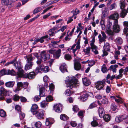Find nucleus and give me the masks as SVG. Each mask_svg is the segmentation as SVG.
I'll use <instances>...</instances> for the list:
<instances>
[{"label":"nucleus","mask_w":128,"mask_h":128,"mask_svg":"<svg viewBox=\"0 0 128 128\" xmlns=\"http://www.w3.org/2000/svg\"><path fill=\"white\" fill-rule=\"evenodd\" d=\"M66 80V83L67 87L72 89L76 85L78 86V82L77 80L74 76L68 77Z\"/></svg>","instance_id":"nucleus-1"},{"label":"nucleus","mask_w":128,"mask_h":128,"mask_svg":"<svg viewBox=\"0 0 128 128\" xmlns=\"http://www.w3.org/2000/svg\"><path fill=\"white\" fill-rule=\"evenodd\" d=\"M49 70V68L48 66H44L42 65H40L37 67L35 70V72L37 73L44 72H48Z\"/></svg>","instance_id":"nucleus-2"},{"label":"nucleus","mask_w":128,"mask_h":128,"mask_svg":"<svg viewBox=\"0 0 128 128\" xmlns=\"http://www.w3.org/2000/svg\"><path fill=\"white\" fill-rule=\"evenodd\" d=\"M14 66L16 67V68L18 69V72H17V74L18 76L20 77L22 76V73L24 72V71L21 68V63L20 61L16 62L14 64Z\"/></svg>","instance_id":"nucleus-3"},{"label":"nucleus","mask_w":128,"mask_h":128,"mask_svg":"<svg viewBox=\"0 0 128 128\" xmlns=\"http://www.w3.org/2000/svg\"><path fill=\"white\" fill-rule=\"evenodd\" d=\"M39 90L40 96H36L34 98V100L35 101L37 102L39 100L40 98V96H43L45 95L44 92L45 90L44 87H40V86Z\"/></svg>","instance_id":"nucleus-4"},{"label":"nucleus","mask_w":128,"mask_h":128,"mask_svg":"<svg viewBox=\"0 0 128 128\" xmlns=\"http://www.w3.org/2000/svg\"><path fill=\"white\" fill-rule=\"evenodd\" d=\"M36 76L35 73L34 72H32L28 74H24V72L22 73V76H20V77H22L24 78H28L30 79H32L34 78Z\"/></svg>","instance_id":"nucleus-5"},{"label":"nucleus","mask_w":128,"mask_h":128,"mask_svg":"<svg viewBox=\"0 0 128 128\" xmlns=\"http://www.w3.org/2000/svg\"><path fill=\"white\" fill-rule=\"evenodd\" d=\"M94 38H93L90 43V45L91 46L90 48L92 50V51L94 52L95 54H96L98 53V52L97 50V47L94 45Z\"/></svg>","instance_id":"nucleus-6"},{"label":"nucleus","mask_w":128,"mask_h":128,"mask_svg":"<svg viewBox=\"0 0 128 128\" xmlns=\"http://www.w3.org/2000/svg\"><path fill=\"white\" fill-rule=\"evenodd\" d=\"M123 120L128 121V116L126 115L118 116H116L115 118L116 121L118 123Z\"/></svg>","instance_id":"nucleus-7"},{"label":"nucleus","mask_w":128,"mask_h":128,"mask_svg":"<svg viewBox=\"0 0 128 128\" xmlns=\"http://www.w3.org/2000/svg\"><path fill=\"white\" fill-rule=\"evenodd\" d=\"M50 55L47 53L46 51L43 50L42 51L40 54V57L42 60L44 61L50 58Z\"/></svg>","instance_id":"nucleus-8"},{"label":"nucleus","mask_w":128,"mask_h":128,"mask_svg":"<svg viewBox=\"0 0 128 128\" xmlns=\"http://www.w3.org/2000/svg\"><path fill=\"white\" fill-rule=\"evenodd\" d=\"M118 21L117 20L114 21V24L112 28L113 31L114 32L117 33L120 30V27L118 24Z\"/></svg>","instance_id":"nucleus-9"},{"label":"nucleus","mask_w":128,"mask_h":128,"mask_svg":"<svg viewBox=\"0 0 128 128\" xmlns=\"http://www.w3.org/2000/svg\"><path fill=\"white\" fill-rule=\"evenodd\" d=\"M105 83V82L103 80L102 81H98L96 84L95 86L97 90H100L104 87Z\"/></svg>","instance_id":"nucleus-10"},{"label":"nucleus","mask_w":128,"mask_h":128,"mask_svg":"<svg viewBox=\"0 0 128 128\" xmlns=\"http://www.w3.org/2000/svg\"><path fill=\"white\" fill-rule=\"evenodd\" d=\"M92 96V94L90 92H84L83 94L81 96L80 100L83 102L87 100L88 96Z\"/></svg>","instance_id":"nucleus-11"},{"label":"nucleus","mask_w":128,"mask_h":128,"mask_svg":"<svg viewBox=\"0 0 128 128\" xmlns=\"http://www.w3.org/2000/svg\"><path fill=\"white\" fill-rule=\"evenodd\" d=\"M62 108V105L58 103L54 105V109L55 111L58 112H61Z\"/></svg>","instance_id":"nucleus-12"},{"label":"nucleus","mask_w":128,"mask_h":128,"mask_svg":"<svg viewBox=\"0 0 128 128\" xmlns=\"http://www.w3.org/2000/svg\"><path fill=\"white\" fill-rule=\"evenodd\" d=\"M60 40L58 41H52L51 43L52 44V45L53 47L56 48L58 47L60 48H64V44H60L59 45L58 43L60 42Z\"/></svg>","instance_id":"nucleus-13"},{"label":"nucleus","mask_w":128,"mask_h":128,"mask_svg":"<svg viewBox=\"0 0 128 128\" xmlns=\"http://www.w3.org/2000/svg\"><path fill=\"white\" fill-rule=\"evenodd\" d=\"M6 92V90L3 87H2L0 88V100L4 99V96L5 95Z\"/></svg>","instance_id":"nucleus-14"},{"label":"nucleus","mask_w":128,"mask_h":128,"mask_svg":"<svg viewBox=\"0 0 128 128\" xmlns=\"http://www.w3.org/2000/svg\"><path fill=\"white\" fill-rule=\"evenodd\" d=\"M81 67V65L80 62L76 60V58H74V68L76 70H80Z\"/></svg>","instance_id":"nucleus-15"},{"label":"nucleus","mask_w":128,"mask_h":128,"mask_svg":"<svg viewBox=\"0 0 128 128\" xmlns=\"http://www.w3.org/2000/svg\"><path fill=\"white\" fill-rule=\"evenodd\" d=\"M102 15L103 16H101V20L100 21V25L101 26L102 30H104L105 28V26L104 24V22L103 20L104 18L105 17V14L104 12L102 13Z\"/></svg>","instance_id":"nucleus-16"},{"label":"nucleus","mask_w":128,"mask_h":128,"mask_svg":"<svg viewBox=\"0 0 128 128\" xmlns=\"http://www.w3.org/2000/svg\"><path fill=\"white\" fill-rule=\"evenodd\" d=\"M119 15L116 12H115L113 14L111 15L109 17L110 19L114 20V21L117 20L118 18Z\"/></svg>","instance_id":"nucleus-17"},{"label":"nucleus","mask_w":128,"mask_h":128,"mask_svg":"<svg viewBox=\"0 0 128 128\" xmlns=\"http://www.w3.org/2000/svg\"><path fill=\"white\" fill-rule=\"evenodd\" d=\"M38 108L37 105L36 104L33 105L32 107L31 111L33 114H36L37 113V110Z\"/></svg>","instance_id":"nucleus-18"},{"label":"nucleus","mask_w":128,"mask_h":128,"mask_svg":"<svg viewBox=\"0 0 128 128\" xmlns=\"http://www.w3.org/2000/svg\"><path fill=\"white\" fill-rule=\"evenodd\" d=\"M44 111L42 110H38L36 114V117L39 119H41L42 118L44 114Z\"/></svg>","instance_id":"nucleus-19"},{"label":"nucleus","mask_w":128,"mask_h":128,"mask_svg":"<svg viewBox=\"0 0 128 128\" xmlns=\"http://www.w3.org/2000/svg\"><path fill=\"white\" fill-rule=\"evenodd\" d=\"M99 115L101 118L102 117L105 113L104 109L102 107H100L98 108Z\"/></svg>","instance_id":"nucleus-20"},{"label":"nucleus","mask_w":128,"mask_h":128,"mask_svg":"<svg viewBox=\"0 0 128 128\" xmlns=\"http://www.w3.org/2000/svg\"><path fill=\"white\" fill-rule=\"evenodd\" d=\"M82 81L84 84L85 86H87L90 84V82L88 79L85 77L82 79Z\"/></svg>","instance_id":"nucleus-21"},{"label":"nucleus","mask_w":128,"mask_h":128,"mask_svg":"<svg viewBox=\"0 0 128 128\" xmlns=\"http://www.w3.org/2000/svg\"><path fill=\"white\" fill-rule=\"evenodd\" d=\"M33 64L32 62H28L25 67V68L26 70H29L32 68Z\"/></svg>","instance_id":"nucleus-22"},{"label":"nucleus","mask_w":128,"mask_h":128,"mask_svg":"<svg viewBox=\"0 0 128 128\" xmlns=\"http://www.w3.org/2000/svg\"><path fill=\"white\" fill-rule=\"evenodd\" d=\"M15 82L13 81H9L6 82L5 84L6 86L8 88L13 87L14 84Z\"/></svg>","instance_id":"nucleus-23"},{"label":"nucleus","mask_w":128,"mask_h":128,"mask_svg":"<svg viewBox=\"0 0 128 128\" xmlns=\"http://www.w3.org/2000/svg\"><path fill=\"white\" fill-rule=\"evenodd\" d=\"M60 69L63 73L67 71L66 68V65L65 64H63L60 67Z\"/></svg>","instance_id":"nucleus-24"},{"label":"nucleus","mask_w":128,"mask_h":128,"mask_svg":"<svg viewBox=\"0 0 128 128\" xmlns=\"http://www.w3.org/2000/svg\"><path fill=\"white\" fill-rule=\"evenodd\" d=\"M118 66L117 64L111 65L110 67V70H112L113 72H116V68Z\"/></svg>","instance_id":"nucleus-25"},{"label":"nucleus","mask_w":128,"mask_h":128,"mask_svg":"<svg viewBox=\"0 0 128 128\" xmlns=\"http://www.w3.org/2000/svg\"><path fill=\"white\" fill-rule=\"evenodd\" d=\"M23 84L21 82H18L17 83V88L15 90V91L19 90L21 89L20 88H22L23 87Z\"/></svg>","instance_id":"nucleus-26"},{"label":"nucleus","mask_w":128,"mask_h":128,"mask_svg":"<svg viewBox=\"0 0 128 128\" xmlns=\"http://www.w3.org/2000/svg\"><path fill=\"white\" fill-rule=\"evenodd\" d=\"M61 50L60 49H58L56 51L54 56L56 58H58L60 56L61 54Z\"/></svg>","instance_id":"nucleus-27"},{"label":"nucleus","mask_w":128,"mask_h":128,"mask_svg":"<svg viewBox=\"0 0 128 128\" xmlns=\"http://www.w3.org/2000/svg\"><path fill=\"white\" fill-rule=\"evenodd\" d=\"M110 46L109 43L106 42L104 44V48L105 50L109 51L110 50Z\"/></svg>","instance_id":"nucleus-28"},{"label":"nucleus","mask_w":128,"mask_h":128,"mask_svg":"<svg viewBox=\"0 0 128 128\" xmlns=\"http://www.w3.org/2000/svg\"><path fill=\"white\" fill-rule=\"evenodd\" d=\"M48 37V35H46L42 37L41 38L37 39L38 42H40V43H43L44 41V39L47 38Z\"/></svg>","instance_id":"nucleus-29"},{"label":"nucleus","mask_w":128,"mask_h":128,"mask_svg":"<svg viewBox=\"0 0 128 128\" xmlns=\"http://www.w3.org/2000/svg\"><path fill=\"white\" fill-rule=\"evenodd\" d=\"M68 117L64 114H62L60 116V118L62 120H66L68 119Z\"/></svg>","instance_id":"nucleus-30"},{"label":"nucleus","mask_w":128,"mask_h":128,"mask_svg":"<svg viewBox=\"0 0 128 128\" xmlns=\"http://www.w3.org/2000/svg\"><path fill=\"white\" fill-rule=\"evenodd\" d=\"M104 119L106 122L109 121L110 119V116L108 114H105L103 116Z\"/></svg>","instance_id":"nucleus-31"},{"label":"nucleus","mask_w":128,"mask_h":128,"mask_svg":"<svg viewBox=\"0 0 128 128\" xmlns=\"http://www.w3.org/2000/svg\"><path fill=\"white\" fill-rule=\"evenodd\" d=\"M101 70L102 72L104 73H106L108 70H107L106 66V65L104 64L102 66L101 68Z\"/></svg>","instance_id":"nucleus-32"},{"label":"nucleus","mask_w":128,"mask_h":128,"mask_svg":"<svg viewBox=\"0 0 128 128\" xmlns=\"http://www.w3.org/2000/svg\"><path fill=\"white\" fill-rule=\"evenodd\" d=\"M52 119L51 118H48L47 119L46 122V126H49L52 124V122L51 120Z\"/></svg>","instance_id":"nucleus-33"},{"label":"nucleus","mask_w":128,"mask_h":128,"mask_svg":"<svg viewBox=\"0 0 128 128\" xmlns=\"http://www.w3.org/2000/svg\"><path fill=\"white\" fill-rule=\"evenodd\" d=\"M115 42L118 44H121L122 42V40L121 38L118 37L116 39Z\"/></svg>","instance_id":"nucleus-34"},{"label":"nucleus","mask_w":128,"mask_h":128,"mask_svg":"<svg viewBox=\"0 0 128 128\" xmlns=\"http://www.w3.org/2000/svg\"><path fill=\"white\" fill-rule=\"evenodd\" d=\"M1 3L3 5L7 6L9 3V0H2Z\"/></svg>","instance_id":"nucleus-35"},{"label":"nucleus","mask_w":128,"mask_h":128,"mask_svg":"<svg viewBox=\"0 0 128 128\" xmlns=\"http://www.w3.org/2000/svg\"><path fill=\"white\" fill-rule=\"evenodd\" d=\"M48 102L45 100L43 101L40 103V106L41 107L45 108L47 106Z\"/></svg>","instance_id":"nucleus-36"},{"label":"nucleus","mask_w":128,"mask_h":128,"mask_svg":"<svg viewBox=\"0 0 128 128\" xmlns=\"http://www.w3.org/2000/svg\"><path fill=\"white\" fill-rule=\"evenodd\" d=\"M26 58L28 62H31V61L33 60V58L32 57V54L26 56Z\"/></svg>","instance_id":"nucleus-37"},{"label":"nucleus","mask_w":128,"mask_h":128,"mask_svg":"<svg viewBox=\"0 0 128 128\" xmlns=\"http://www.w3.org/2000/svg\"><path fill=\"white\" fill-rule=\"evenodd\" d=\"M117 108V106L114 104L112 103L110 106L111 109L113 111H115Z\"/></svg>","instance_id":"nucleus-38"},{"label":"nucleus","mask_w":128,"mask_h":128,"mask_svg":"<svg viewBox=\"0 0 128 128\" xmlns=\"http://www.w3.org/2000/svg\"><path fill=\"white\" fill-rule=\"evenodd\" d=\"M5 74H7V71L4 69H3L0 72V77Z\"/></svg>","instance_id":"nucleus-39"},{"label":"nucleus","mask_w":128,"mask_h":128,"mask_svg":"<svg viewBox=\"0 0 128 128\" xmlns=\"http://www.w3.org/2000/svg\"><path fill=\"white\" fill-rule=\"evenodd\" d=\"M16 74L15 72L13 70H8L7 71V74L11 75H14Z\"/></svg>","instance_id":"nucleus-40"},{"label":"nucleus","mask_w":128,"mask_h":128,"mask_svg":"<svg viewBox=\"0 0 128 128\" xmlns=\"http://www.w3.org/2000/svg\"><path fill=\"white\" fill-rule=\"evenodd\" d=\"M90 47H86V49H83V51L85 53L88 54L90 53Z\"/></svg>","instance_id":"nucleus-41"},{"label":"nucleus","mask_w":128,"mask_h":128,"mask_svg":"<svg viewBox=\"0 0 128 128\" xmlns=\"http://www.w3.org/2000/svg\"><path fill=\"white\" fill-rule=\"evenodd\" d=\"M56 29L57 28L55 27H54L52 28L50 30L49 32H51V33H50L49 34L50 36L54 35V32H52L56 30Z\"/></svg>","instance_id":"nucleus-42"},{"label":"nucleus","mask_w":128,"mask_h":128,"mask_svg":"<svg viewBox=\"0 0 128 128\" xmlns=\"http://www.w3.org/2000/svg\"><path fill=\"white\" fill-rule=\"evenodd\" d=\"M6 116V112L3 110H1L0 111V116L4 117Z\"/></svg>","instance_id":"nucleus-43"},{"label":"nucleus","mask_w":128,"mask_h":128,"mask_svg":"<svg viewBox=\"0 0 128 128\" xmlns=\"http://www.w3.org/2000/svg\"><path fill=\"white\" fill-rule=\"evenodd\" d=\"M106 32L109 35L111 36L114 35V32L113 31L111 30V29H107Z\"/></svg>","instance_id":"nucleus-44"},{"label":"nucleus","mask_w":128,"mask_h":128,"mask_svg":"<svg viewBox=\"0 0 128 128\" xmlns=\"http://www.w3.org/2000/svg\"><path fill=\"white\" fill-rule=\"evenodd\" d=\"M80 40H78L76 44H75L76 46V49L78 50L80 49Z\"/></svg>","instance_id":"nucleus-45"},{"label":"nucleus","mask_w":128,"mask_h":128,"mask_svg":"<svg viewBox=\"0 0 128 128\" xmlns=\"http://www.w3.org/2000/svg\"><path fill=\"white\" fill-rule=\"evenodd\" d=\"M116 7V5L115 3L112 4L110 6L109 8L110 10H112L113 9L115 8Z\"/></svg>","instance_id":"nucleus-46"},{"label":"nucleus","mask_w":128,"mask_h":128,"mask_svg":"<svg viewBox=\"0 0 128 128\" xmlns=\"http://www.w3.org/2000/svg\"><path fill=\"white\" fill-rule=\"evenodd\" d=\"M64 58V59L67 60H70L72 59V57L69 54H66L65 55Z\"/></svg>","instance_id":"nucleus-47"},{"label":"nucleus","mask_w":128,"mask_h":128,"mask_svg":"<svg viewBox=\"0 0 128 128\" xmlns=\"http://www.w3.org/2000/svg\"><path fill=\"white\" fill-rule=\"evenodd\" d=\"M126 14V11H122L120 13V16L122 18H124Z\"/></svg>","instance_id":"nucleus-48"},{"label":"nucleus","mask_w":128,"mask_h":128,"mask_svg":"<svg viewBox=\"0 0 128 128\" xmlns=\"http://www.w3.org/2000/svg\"><path fill=\"white\" fill-rule=\"evenodd\" d=\"M88 63L89 66H92L94 65L95 64V62H94L92 60H88Z\"/></svg>","instance_id":"nucleus-49"},{"label":"nucleus","mask_w":128,"mask_h":128,"mask_svg":"<svg viewBox=\"0 0 128 128\" xmlns=\"http://www.w3.org/2000/svg\"><path fill=\"white\" fill-rule=\"evenodd\" d=\"M42 10L41 7H38L36 8L34 10L33 14H36L40 12Z\"/></svg>","instance_id":"nucleus-50"},{"label":"nucleus","mask_w":128,"mask_h":128,"mask_svg":"<svg viewBox=\"0 0 128 128\" xmlns=\"http://www.w3.org/2000/svg\"><path fill=\"white\" fill-rule=\"evenodd\" d=\"M117 97L118 98V99H115V101L116 102L118 103L121 104L123 102L122 101V99L119 96H117Z\"/></svg>","instance_id":"nucleus-51"},{"label":"nucleus","mask_w":128,"mask_h":128,"mask_svg":"<svg viewBox=\"0 0 128 128\" xmlns=\"http://www.w3.org/2000/svg\"><path fill=\"white\" fill-rule=\"evenodd\" d=\"M46 100L47 102H50L53 100V98L51 96H49L46 98Z\"/></svg>","instance_id":"nucleus-52"},{"label":"nucleus","mask_w":128,"mask_h":128,"mask_svg":"<svg viewBox=\"0 0 128 128\" xmlns=\"http://www.w3.org/2000/svg\"><path fill=\"white\" fill-rule=\"evenodd\" d=\"M64 94L66 96H68L70 95L71 94V92L70 90L67 89L65 91Z\"/></svg>","instance_id":"nucleus-53"},{"label":"nucleus","mask_w":128,"mask_h":128,"mask_svg":"<svg viewBox=\"0 0 128 128\" xmlns=\"http://www.w3.org/2000/svg\"><path fill=\"white\" fill-rule=\"evenodd\" d=\"M73 110L74 112H77L79 110V108L78 106L75 105L73 106Z\"/></svg>","instance_id":"nucleus-54"},{"label":"nucleus","mask_w":128,"mask_h":128,"mask_svg":"<svg viewBox=\"0 0 128 128\" xmlns=\"http://www.w3.org/2000/svg\"><path fill=\"white\" fill-rule=\"evenodd\" d=\"M72 12L74 14L73 16L76 15L79 13L80 10H79L76 8L74 10H73Z\"/></svg>","instance_id":"nucleus-55"},{"label":"nucleus","mask_w":128,"mask_h":128,"mask_svg":"<svg viewBox=\"0 0 128 128\" xmlns=\"http://www.w3.org/2000/svg\"><path fill=\"white\" fill-rule=\"evenodd\" d=\"M120 6L121 9H122L124 8L125 7V4L124 1H120Z\"/></svg>","instance_id":"nucleus-56"},{"label":"nucleus","mask_w":128,"mask_h":128,"mask_svg":"<svg viewBox=\"0 0 128 128\" xmlns=\"http://www.w3.org/2000/svg\"><path fill=\"white\" fill-rule=\"evenodd\" d=\"M101 102L103 104H107L108 103V100L106 98H104L102 100Z\"/></svg>","instance_id":"nucleus-57"},{"label":"nucleus","mask_w":128,"mask_h":128,"mask_svg":"<svg viewBox=\"0 0 128 128\" xmlns=\"http://www.w3.org/2000/svg\"><path fill=\"white\" fill-rule=\"evenodd\" d=\"M91 124L92 126L95 127L98 126V123L95 120H94L92 122Z\"/></svg>","instance_id":"nucleus-58"},{"label":"nucleus","mask_w":128,"mask_h":128,"mask_svg":"<svg viewBox=\"0 0 128 128\" xmlns=\"http://www.w3.org/2000/svg\"><path fill=\"white\" fill-rule=\"evenodd\" d=\"M13 99L14 101H16L19 100V97L18 95L16 94L13 96Z\"/></svg>","instance_id":"nucleus-59"},{"label":"nucleus","mask_w":128,"mask_h":128,"mask_svg":"<svg viewBox=\"0 0 128 128\" xmlns=\"http://www.w3.org/2000/svg\"><path fill=\"white\" fill-rule=\"evenodd\" d=\"M96 106V105L94 102L91 104L89 106L88 108L90 109H92Z\"/></svg>","instance_id":"nucleus-60"},{"label":"nucleus","mask_w":128,"mask_h":128,"mask_svg":"<svg viewBox=\"0 0 128 128\" xmlns=\"http://www.w3.org/2000/svg\"><path fill=\"white\" fill-rule=\"evenodd\" d=\"M35 126L36 128H40L42 126V123L40 122H37L36 123Z\"/></svg>","instance_id":"nucleus-61"},{"label":"nucleus","mask_w":128,"mask_h":128,"mask_svg":"<svg viewBox=\"0 0 128 128\" xmlns=\"http://www.w3.org/2000/svg\"><path fill=\"white\" fill-rule=\"evenodd\" d=\"M19 112L20 114V119H22L25 116V114L24 113H22L20 111Z\"/></svg>","instance_id":"nucleus-62"},{"label":"nucleus","mask_w":128,"mask_h":128,"mask_svg":"<svg viewBox=\"0 0 128 128\" xmlns=\"http://www.w3.org/2000/svg\"><path fill=\"white\" fill-rule=\"evenodd\" d=\"M49 90L50 91V93H51V92L52 91L53 89L54 88V86L53 84H51L49 86Z\"/></svg>","instance_id":"nucleus-63"},{"label":"nucleus","mask_w":128,"mask_h":128,"mask_svg":"<svg viewBox=\"0 0 128 128\" xmlns=\"http://www.w3.org/2000/svg\"><path fill=\"white\" fill-rule=\"evenodd\" d=\"M124 34H125L126 36L128 35V28H126L124 29Z\"/></svg>","instance_id":"nucleus-64"}]
</instances>
